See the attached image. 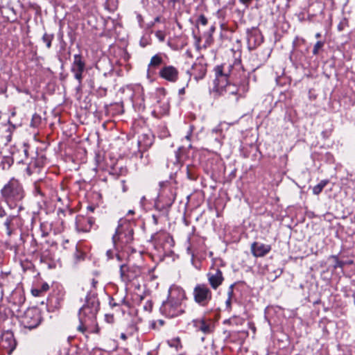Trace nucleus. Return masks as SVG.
Returning a JSON list of instances; mask_svg holds the SVG:
<instances>
[{
	"instance_id": "22",
	"label": "nucleus",
	"mask_w": 355,
	"mask_h": 355,
	"mask_svg": "<svg viewBox=\"0 0 355 355\" xmlns=\"http://www.w3.org/2000/svg\"><path fill=\"white\" fill-rule=\"evenodd\" d=\"M14 163V158L10 156L2 157L0 165L3 170H8Z\"/></svg>"
},
{
	"instance_id": "56",
	"label": "nucleus",
	"mask_w": 355,
	"mask_h": 355,
	"mask_svg": "<svg viewBox=\"0 0 355 355\" xmlns=\"http://www.w3.org/2000/svg\"><path fill=\"white\" fill-rule=\"evenodd\" d=\"M191 135V133L190 132L189 135H187L185 137V138H186L187 139H188V140H190Z\"/></svg>"
},
{
	"instance_id": "16",
	"label": "nucleus",
	"mask_w": 355,
	"mask_h": 355,
	"mask_svg": "<svg viewBox=\"0 0 355 355\" xmlns=\"http://www.w3.org/2000/svg\"><path fill=\"white\" fill-rule=\"evenodd\" d=\"M94 223L95 220L92 217L78 216L76 220V229L79 232H89Z\"/></svg>"
},
{
	"instance_id": "3",
	"label": "nucleus",
	"mask_w": 355,
	"mask_h": 355,
	"mask_svg": "<svg viewBox=\"0 0 355 355\" xmlns=\"http://www.w3.org/2000/svg\"><path fill=\"white\" fill-rule=\"evenodd\" d=\"M100 302L95 294L88 293L85 298V303L79 309L78 319L80 324L77 329L85 333L96 324V314L99 310Z\"/></svg>"
},
{
	"instance_id": "58",
	"label": "nucleus",
	"mask_w": 355,
	"mask_h": 355,
	"mask_svg": "<svg viewBox=\"0 0 355 355\" xmlns=\"http://www.w3.org/2000/svg\"><path fill=\"white\" fill-rule=\"evenodd\" d=\"M33 244H35V245H37V241H36L35 239H33Z\"/></svg>"
},
{
	"instance_id": "25",
	"label": "nucleus",
	"mask_w": 355,
	"mask_h": 355,
	"mask_svg": "<svg viewBox=\"0 0 355 355\" xmlns=\"http://www.w3.org/2000/svg\"><path fill=\"white\" fill-rule=\"evenodd\" d=\"M42 123V117L40 114L35 113L33 115L31 121V127L34 128H37Z\"/></svg>"
},
{
	"instance_id": "21",
	"label": "nucleus",
	"mask_w": 355,
	"mask_h": 355,
	"mask_svg": "<svg viewBox=\"0 0 355 355\" xmlns=\"http://www.w3.org/2000/svg\"><path fill=\"white\" fill-rule=\"evenodd\" d=\"M17 217V214H9L7 216L3 223V225L6 230V234L8 236H10L12 234L14 227L13 221L16 219Z\"/></svg>"
},
{
	"instance_id": "60",
	"label": "nucleus",
	"mask_w": 355,
	"mask_h": 355,
	"mask_svg": "<svg viewBox=\"0 0 355 355\" xmlns=\"http://www.w3.org/2000/svg\"><path fill=\"white\" fill-rule=\"evenodd\" d=\"M134 213H135V212H134V211H133V210H130V211H128V214H134Z\"/></svg>"
},
{
	"instance_id": "46",
	"label": "nucleus",
	"mask_w": 355,
	"mask_h": 355,
	"mask_svg": "<svg viewBox=\"0 0 355 355\" xmlns=\"http://www.w3.org/2000/svg\"><path fill=\"white\" fill-rule=\"evenodd\" d=\"M239 1L243 4L249 5L251 3L252 0H239Z\"/></svg>"
},
{
	"instance_id": "55",
	"label": "nucleus",
	"mask_w": 355,
	"mask_h": 355,
	"mask_svg": "<svg viewBox=\"0 0 355 355\" xmlns=\"http://www.w3.org/2000/svg\"><path fill=\"white\" fill-rule=\"evenodd\" d=\"M47 235H48V232H43L42 233V236L43 237H45V236H46Z\"/></svg>"
},
{
	"instance_id": "57",
	"label": "nucleus",
	"mask_w": 355,
	"mask_h": 355,
	"mask_svg": "<svg viewBox=\"0 0 355 355\" xmlns=\"http://www.w3.org/2000/svg\"><path fill=\"white\" fill-rule=\"evenodd\" d=\"M321 37V34L320 33H318L315 34V37L319 38Z\"/></svg>"
},
{
	"instance_id": "33",
	"label": "nucleus",
	"mask_w": 355,
	"mask_h": 355,
	"mask_svg": "<svg viewBox=\"0 0 355 355\" xmlns=\"http://www.w3.org/2000/svg\"><path fill=\"white\" fill-rule=\"evenodd\" d=\"M116 252V250L114 249L113 250H108L106 252V255L109 259H114L115 254Z\"/></svg>"
},
{
	"instance_id": "40",
	"label": "nucleus",
	"mask_w": 355,
	"mask_h": 355,
	"mask_svg": "<svg viewBox=\"0 0 355 355\" xmlns=\"http://www.w3.org/2000/svg\"><path fill=\"white\" fill-rule=\"evenodd\" d=\"M98 92L99 93V94L101 96H105L106 95V92H107V89H106V88L101 87L98 89Z\"/></svg>"
},
{
	"instance_id": "30",
	"label": "nucleus",
	"mask_w": 355,
	"mask_h": 355,
	"mask_svg": "<svg viewBox=\"0 0 355 355\" xmlns=\"http://www.w3.org/2000/svg\"><path fill=\"white\" fill-rule=\"evenodd\" d=\"M208 23V20L204 15H200L198 19L196 20V25L198 26L201 24L202 26H206Z\"/></svg>"
},
{
	"instance_id": "43",
	"label": "nucleus",
	"mask_w": 355,
	"mask_h": 355,
	"mask_svg": "<svg viewBox=\"0 0 355 355\" xmlns=\"http://www.w3.org/2000/svg\"><path fill=\"white\" fill-rule=\"evenodd\" d=\"M232 299L227 298L225 302V305L227 309H231Z\"/></svg>"
},
{
	"instance_id": "38",
	"label": "nucleus",
	"mask_w": 355,
	"mask_h": 355,
	"mask_svg": "<svg viewBox=\"0 0 355 355\" xmlns=\"http://www.w3.org/2000/svg\"><path fill=\"white\" fill-rule=\"evenodd\" d=\"M31 293L32 294L34 295V296H40L42 293L41 292V291H40V288H34V289H32L31 291Z\"/></svg>"
},
{
	"instance_id": "63",
	"label": "nucleus",
	"mask_w": 355,
	"mask_h": 355,
	"mask_svg": "<svg viewBox=\"0 0 355 355\" xmlns=\"http://www.w3.org/2000/svg\"><path fill=\"white\" fill-rule=\"evenodd\" d=\"M15 112H12V116H15Z\"/></svg>"
},
{
	"instance_id": "10",
	"label": "nucleus",
	"mask_w": 355,
	"mask_h": 355,
	"mask_svg": "<svg viewBox=\"0 0 355 355\" xmlns=\"http://www.w3.org/2000/svg\"><path fill=\"white\" fill-rule=\"evenodd\" d=\"M42 320L41 315L37 310L31 309L25 312L21 320V324L29 330L39 326Z\"/></svg>"
},
{
	"instance_id": "59",
	"label": "nucleus",
	"mask_w": 355,
	"mask_h": 355,
	"mask_svg": "<svg viewBox=\"0 0 355 355\" xmlns=\"http://www.w3.org/2000/svg\"><path fill=\"white\" fill-rule=\"evenodd\" d=\"M159 324H160L161 325H163V324H164V321H163V320H159Z\"/></svg>"
},
{
	"instance_id": "5",
	"label": "nucleus",
	"mask_w": 355,
	"mask_h": 355,
	"mask_svg": "<svg viewBox=\"0 0 355 355\" xmlns=\"http://www.w3.org/2000/svg\"><path fill=\"white\" fill-rule=\"evenodd\" d=\"M133 235L132 224L128 222L120 224L112 238L115 250H123L124 246L130 244L133 241Z\"/></svg>"
},
{
	"instance_id": "51",
	"label": "nucleus",
	"mask_w": 355,
	"mask_h": 355,
	"mask_svg": "<svg viewBox=\"0 0 355 355\" xmlns=\"http://www.w3.org/2000/svg\"><path fill=\"white\" fill-rule=\"evenodd\" d=\"M69 243V240H64L63 243H62V245L64 247V248H67L66 245L67 244Z\"/></svg>"
},
{
	"instance_id": "1",
	"label": "nucleus",
	"mask_w": 355,
	"mask_h": 355,
	"mask_svg": "<svg viewBox=\"0 0 355 355\" xmlns=\"http://www.w3.org/2000/svg\"><path fill=\"white\" fill-rule=\"evenodd\" d=\"M214 71L216 76L214 83L220 95L234 103H237L240 98L245 97L248 87L243 84L239 85L236 83H231L246 78L240 60H234L233 64L224 63L217 65Z\"/></svg>"
},
{
	"instance_id": "36",
	"label": "nucleus",
	"mask_w": 355,
	"mask_h": 355,
	"mask_svg": "<svg viewBox=\"0 0 355 355\" xmlns=\"http://www.w3.org/2000/svg\"><path fill=\"white\" fill-rule=\"evenodd\" d=\"M29 146L26 144H24L23 153L26 158L28 157Z\"/></svg>"
},
{
	"instance_id": "27",
	"label": "nucleus",
	"mask_w": 355,
	"mask_h": 355,
	"mask_svg": "<svg viewBox=\"0 0 355 355\" xmlns=\"http://www.w3.org/2000/svg\"><path fill=\"white\" fill-rule=\"evenodd\" d=\"M331 258L335 261V263L334 265V269H336L338 268H343L345 264H347V263H352V261H349V262L347 263V262H345V261H340L338 259V257L336 255H332Z\"/></svg>"
},
{
	"instance_id": "42",
	"label": "nucleus",
	"mask_w": 355,
	"mask_h": 355,
	"mask_svg": "<svg viewBox=\"0 0 355 355\" xmlns=\"http://www.w3.org/2000/svg\"><path fill=\"white\" fill-rule=\"evenodd\" d=\"M121 250H119L118 251H116V254H115V256L114 257L116 258V259L119 261H121L123 258H122V256L121 254H120L119 251Z\"/></svg>"
},
{
	"instance_id": "7",
	"label": "nucleus",
	"mask_w": 355,
	"mask_h": 355,
	"mask_svg": "<svg viewBox=\"0 0 355 355\" xmlns=\"http://www.w3.org/2000/svg\"><path fill=\"white\" fill-rule=\"evenodd\" d=\"M193 296L196 304L206 306L212 300V292L206 284H197L193 288Z\"/></svg>"
},
{
	"instance_id": "8",
	"label": "nucleus",
	"mask_w": 355,
	"mask_h": 355,
	"mask_svg": "<svg viewBox=\"0 0 355 355\" xmlns=\"http://www.w3.org/2000/svg\"><path fill=\"white\" fill-rule=\"evenodd\" d=\"M86 70V60L83 55L79 53L73 55V62L70 71L73 74L74 78L81 85L83 79V73Z\"/></svg>"
},
{
	"instance_id": "45",
	"label": "nucleus",
	"mask_w": 355,
	"mask_h": 355,
	"mask_svg": "<svg viewBox=\"0 0 355 355\" xmlns=\"http://www.w3.org/2000/svg\"><path fill=\"white\" fill-rule=\"evenodd\" d=\"M110 305L112 306V307H114V306H118L119 304L117 303H116L114 301V299L112 298L110 301Z\"/></svg>"
},
{
	"instance_id": "35",
	"label": "nucleus",
	"mask_w": 355,
	"mask_h": 355,
	"mask_svg": "<svg viewBox=\"0 0 355 355\" xmlns=\"http://www.w3.org/2000/svg\"><path fill=\"white\" fill-rule=\"evenodd\" d=\"M8 215L3 207L0 204V218L7 217Z\"/></svg>"
},
{
	"instance_id": "52",
	"label": "nucleus",
	"mask_w": 355,
	"mask_h": 355,
	"mask_svg": "<svg viewBox=\"0 0 355 355\" xmlns=\"http://www.w3.org/2000/svg\"><path fill=\"white\" fill-rule=\"evenodd\" d=\"M215 31V26H211L209 31L208 32L213 33Z\"/></svg>"
},
{
	"instance_id": "18",
	"label": "nucleus",
	"mask_w": 355,
	"mask_h": 355,
	"mask_svg": "<svg viewBox=\"0 0 355 355\" xmlns=\"http://www.w3.org/2000/svg\"><path fill=\"white\" fill-rule=\"evenodd\" d=\"M271 250V245L264 243L254 242L251 245V252L255 257L266 256Z\"/></svg>"
},
{
	"instance_id": "64",
	"label": "nucleus",
	"mask_w": 355,
	"mask_h": 355,
	"mask_svg": "<svg viewBox=\"0 0 355 355\" xmlns=\"http://www.w3.org/2000/svg\"><path fill=\"white\" fill-rule=\"evenodd\" d=\"M58 201H60V200H61V198H58Z\"/></svg>"
},
{
	"instance_id": "39",
	"label": "nucleus",
	"mask_w": 355,
	"mask_h": 355,
	"mask_svg": "<svg viewBox=\"0 0 355 355\" xmlns=\"http://www.w3.org/2000/svg\"><path fill=\"white\" fill-rule=\"evenodd\" d=\"M155 35H156V36L158 37V39H159L160 41H162V42L164 41L165 36H164V35L162 33V31H157V32L156 33V34H155Z\"/></svg>"
},
{
	"instance_id": "50",
	"label": "nucleus",
	"mask_w": 355,
	"mask_h": 355,
	"mask_svg": "<svg viewBox=\"0 0 355 355\" xmlns=\"http://www.w3.org/2000/svg\"><path fill=\"white\" fill-rule=\"evenodd\" d=\"M26 171H27V173L28 175H31L32 174V171H31V166H28L27 168H26Z\"/></svg>"
},
{
	"instance_id": "44",
	"label": "nucleus",
	"mask_w": 355,
	"mask_h": 355,
	"mask_svg": "<svg viewBox=\"0 0 355 355\" xmlns=\"http://www.w3.org/2000/svg\"><path fill=\"white\" fill-rule=\"evenodd\" d=\"M164 108H163V110L162 112V114H166L168 111V103H165L164 104Z\"/></svg>"
},
{
	"instance_id": "2",
	"label": "nucleus",
	"mask_w": 355,
	"mask_h": 355,
	"mask_svg": "<svg viewBox=\"0 0 355 355\" xmlns=\"http://www.w3.org/2000/svg\"><path fill=\"white\" fill-rule=\"evenodd\" d=\"M187 300L185 291L180 286L172 285L168 289L167 299L160 306V312L168 318H175L184 313Z\"/></svg>"
},
{
	"instance_id": "28",
	"label": "nucleus",
	"mask_w": 355,
	"mask_h": 355,
	"mask_svg": "<svg viewBox=\"0 0 355 355\" xmlns=\"http://www.w3.org/2000/svg\"><path fill=\"white\" fill-rule=\"evenodd\" d=\"M324 42L322 41H318L313 49V54L316 55L319 53V51L324 46Z\"/></svg>"
},
{
	"instance_id": "17",
	"label": "nucleus",
	"mask_w": 355,
	"mask_h": 355,
	"mask_svg": "<svg viewBox=\"0 0 355 355\" xmlns=\"http://www.w3.org/2000/svg\"><path fill=\"white\" fill-rule=\"evenodd\" d=\"M207 276L211 287L214 290L217 289L224 281L223 272L218 268L216 269L214 272H208Z\"/></svg>"
},
{
	"instance_id": "4",
	"label": "nucleus",
	"mask_w": 355,
	"mask_h": 355,
	"mask_svg": "<svg viewBox=\"0 0 355 355\" xmlns=\"http://www.w3.org/2000/svg\"><path fill=\"white\" fill-rule=\"evenodd\" d=\"M1 194L10 209L19 207V211L21 209V202L25 197V191L17 180L12 178L1 189Z\"/></svg>"
},
{
	"instance_id": "41",
	"label": "nucleus",
	"mask_w": 355,
	"mask_h": 355,
	"mask_svg": "<svg viewBox=\"0 0 355 355\" xmlns=\"http://www.w3.org/2000/svg\"><path fill=\"white\" fill-rule=\"evenodd\" d=\"M160 216H161V215H159H159L153 214V215L152 216L153 220V223H154L155 225H157V223H158V218H159V217Z\"/></svg>"
},
{
	"instance_id": "54",
	"label": "nucleus",
	"mask_w": 355,
	"mask_h": 355,
	"mask_svg": "<svg viewBox=\"0 0 355 355\" xmlns=\"http://www.w3.org/2000/svg\"><path fill=\"white\" fill-rule=\"evenodd\" d=\"M87 209L91 211H93L94 210V207H92V206H88L87 207Z\"/></svg>"
},
{
	"instance_id": "15",
	"label": "nucleus",
	"mask_w": 355,
	"mask_h": 355,
	"mask_svg": "<svg viewBox=\"0 0 355 355\" xmlns=\"http://www.w3.org/2000/svg\"><path fill=\"white\" fill-rule=\"evenodd\" d=\"M187 73L196 80L202 79L207 73V64L202 62H196Z\"/></svg>"
},
{
	"instance_id": "9",
	"label": "nucleus",
	"mask_w": 355,
	"mask_h": 355,
	"mask_svg": "<svg viewBox=\"0 0 355 355\" xmlns=\"http://www.w3.org/2000/svg\"><path fill=\"white\" fill-rule=\"evenodd\" d=\"M119 272L121 278L123 282H130L141 275V268L135 264H121Z\"/></svg>"
},
{
	"instance_id": "23",
	"label": "nucleus",
	"mask_w": 355,
	"mask_h": 355,
	"mask_svg": "<svg viewBox=\"0 0 355 355\" xmlns=\"http://www.w3.org/2000/svg\"><path fill=\"white\" fill-rule=\"evenodd\" d=\"M187 176V178L191 180H196L198 175L196 173V168L194 166L187 165L186 166Z\"/></svg>"
},
{
	"instance_id": "31",
	"label": "nucleus",
	"mask_w": 355,
	"mask_h": 355,
	"mask_svg": "<svg viewBox=\"0 0 355 355\" xmlns=\"http://www.w3.org/2000/svg\"><path fill=\"white\" fill-rule=\"evenodd\" d=\"M144 309L148 312H150L153 309V302L151 300H148L144 306Z\"/></svg>"
},
{
	"instance_id": "13",
	"label": "nucleus",
	"mask_w": 355,
	"mask_h": 355,
	"mask_svg": "<svg viewBox=\"0 0 355 355\" xmlns=\"http://www.w3.org/2000/svg\"><path fill=\"white\" fill-rule=\"evenodd\" d=\"M1 346L7 349L8 354H10L17 347V341L14 334L10 330L5 331L1 334Z\"/></svg>"
},
{
	"instance_id": "34",
	"label": "nucleus",
	"mask_w": 355,
	"mask_h": 355,
	"mask_svg": "<svg viewBox=\"0 0 355 355\" xmlns=\"http://www.w3.org/2000/svg\"><path fill=\"white\" fill-rule=\"evenodd\" d=\"M204 36L206 37V43L210 44L212 40V33L209 32L205 33Z\"/></svg>"
},
{
	"instance_id": "11",
	"label": "nucleus",
	"mask_w": 355,
	"mask_h": 355,
	"mask_svg": "<svg viewBox=\"0 0 355 355\" xmlns=\"http://www.w3.org/2000/svg\"><path fill=\"white\" fill-rule=\"evenodd\" d=\"M247 40L250 50L255 49L263 41V37L257 28L252 27L247 30Z\"/></svg>"
},
{
	"instance_id": "19",
	"label": "nucleus",
	"mask_w": 355,
	"mask_h": 355,
	"mask_svg": "<svg viewBox=\"0 0 355 355\" xmlns=\"http://www.w3.org/2000/svg\"><path fill=\"white\" fill-rule=\"evenodd\" d=\"M164 63V60L161 55V54H155L153 55L148 65V74L149 76H153L155 74L156 69L159 66L162 65Z\"/></svg>"
},
{
	"instance_id": "32",
	"label": "nucleus",
	"mask_w": 355,
	"mask_h": 355,
	"mask_svg": "<svg viewBox=\"0 0 355 355\" xmlns=\"http://www.w3.org/2000/svg\"><path fill=\"white\" fill-rule=\"evenodd\" d=\"M236 283H234L232 284H231L228 288V291H227V296L228 297L227 298H232L233 297V295H234V287L235 286Z\"/></svg>"
},
{
	"instance_id": "53",
	"label": "nucleus",
	"mask_w": 355,
	"mask_h": 355,
	"mask_svg": "<svg viewBox=\"0 0 355 355\" xmlns=\"http://www.w3.org/2000/svg\"><path fill=\"white\" fill-rule=\"evenodd\" d=\"M297 40H298V38L296 37L295 40L293 41V48H295Z\"/></svg>"
},
{
	"instance_id": "47",
	"label": "nucleus",
	"mask_w": 355,
	"mask_h": 355,
	"mask_svg": "<svg viewBox=\"0 0 355 355\" xmlns=\"http://www.w3.org/2000/svg\"><path fill=\"white\" fill-rule=\"evenodd\" d=\"M184 93H185V89H184V87L180 89H179V91H178V94H179L180 95H182V94H184Z\"/></svg>"
},
{
	"instance_id": "37",
	"label": "nucleus",
	"mask_w": 355,
	"mask_h": 355,
	"mask_svg": "<svg viewBox=\"0 0 355 355\" xmlns=\"http://www.w3.org/2000/svg\"><path fill=\"white\" fill-rule=\"evenodd\" d=\"M49 289V286L47 283L42 284L41 288H40V291H41L42 293H44L47 291Z\"/></svg>"
},
{
	"instance_id": "49",
	"label": "nucleus",
	"mask_w": 355,
	"mask_h": 355,
	"mask_svg": "<svg viewBox=\"0 0 355 355\" xmlns=\"http://www.w3.org/2000/svg\"><path fill=\"white\" fill-rule=\"evenodd\" d=\"M97 283H98V282H97L96 279H92V286H93V287H94V288H95V287H96V284Z\"/></svg>"
},
{
	"instance_id": "62",
	"label": "nucleus",
	"mask_w": 355,
	"mask_h": 355,
	"mask_svg": "<svg viewBox=\"0 0 355 355\" xmlns=\"http://www.w3.org/2000/svg\"><path fill=\"white\" fill-rule=\"evenodd\" d=\"M159 17H156L155 19V21H159Z\"/></svg>"
},
{
	"instance_id": "29",
	"label": "nucleus",
	"mask_w": 355,
	"mask_h": 355,
	"mask_svg": "<svg viewBox=\"0 0 355 355\" xmlns=\"http://www.w3.org/2000/svg\"><path fill=\"white\" fill-rule=\"evenodd\" d=\"M73 257L76 261L83 260L84 253L82 251L79 250L77 246H76Z\"/></svg>"
},
{
	"instance_id": "6",
	"label": "nucleus",
	"mask_w": 355,
	"mask_h": 355,
	"mask_svg": "<svg viewBox=\"0 0 355 355\" xmlns=\"http://www.w3.org/2000/svg\"><path fill=\"white\" fill-rule=\"evenodd\" d=\"M168 184V182H159V187H161L162 191L155 203V209L158 211L159 213V214L162 216L168 214V209L173 205L175 200V196L171 190L169 189L168 191L166 192V189H164V187H166Z\"/></svg>"
},
{
	"instance_id": "26",
	"label": "nucleus",
	"mask_w": 355,
	"mask_h": 355,
	"mask_svg": "<svg viewBox=\"0 0 355 355\" xmlns=\"http://www.w3.org/2000/svg\"><path fill=\"white\" fill-rule=\"evenodd\" d=\"M54 39V34L51 33L49 34L47 33H44L42 40L44 43L46 44V48L50 49L51 47L52 41Z\"/></svg>"
},
{
	"instance_id": "12",
	"label": "nucleus",
	"mask_w": 355,
	"mask_h": 355,
	"mask_svg": "<svg viewBox=\"0 0 355 355\" xmlns=\"http://www.w3.org/2000/svg\"><path fill=\"white\" fill-rule=\"evenodd\" d=\"M159 76L166 81L175 83L179 78V71L174 66L164 65L160 69Z\"/></svg>"
},
{
	"instance_id": "61",
	"label": "nucleus",
	"mask_w": 355,
	"mask_h": 355,
	"mask_svg": "<svg viewBox=\"0 0 355 355\" xmlns=\"http://www.w3.org/2000/svg\"><path fill=\"white\" fill-rule=\"evenodd\" d=\"M338 30H339V31H341V30H342L341 25H339V26H338Z\"/></svg>"
},
{
	"instance_id": "48",
	"label": "nucleus",
	"mask_w": 355,
	"mask_h": 355,
	"mask_svg": "<svg viewBox=\"0 0 355 355\" xmlns=\"http://www.w3.org/2000/svg\"><path fill=\"white\" fill-rule=\"evenodd\" d=\"M120 338L123 339V340H125L127 339V336L124 333H121Z\"/></svg>"
},
{
	"instance_id": "14",
	"label": "nucleus",
	"mask_w": 355,
	"mask_h": 355,
	"mask_svg": "<svg viewBox=\"0 0 355 355\" xmlns=\"http://www.w3.org/2000/svg\"><path fill=\"white\" fill-rule=\"evenodd\" d=\"M192 323L197 331H201L204 334H209L213 331V326L210 319L202 317L193 320Z\"/></svg>"
},
{
	"instance_id": "20",
	"label": "nucleus",
	"mask_w": 355,
	"mask_h": 355,
	"mask_svg": "<svg viewBox=\"0 0 355 355\" xmlns=\"http://www.w3.org/2000/svg\"><path fill=\"white\" fill-rule=\"evenodd\" d=\"M33 193L35 197H41L42 200L44 201L46 196L45 182L42 180L35 182L33 184Z\"/></svg>"
},
{
	"instance_id": "24",
	"label": "nucleus",
	"mask_w": 355,
	"mask_h": 355,
	"mask_svg": "<svg viewBox=\"0 0 355 355\" xmlns=\"http://www.w3.org/2000/svg\"><path fill=\"white\" fill-rule=\"evenodd\" d=\"M328 180H321L317 185L313 187V193L314 195H318L320 194L322 189L324 188V187L329 183Z\"/></svg>"
}]
</instances>
